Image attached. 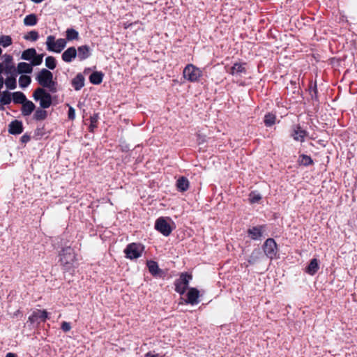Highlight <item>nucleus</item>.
<instances>
[{
  "label": "nucleus",
  "instance_id": "obj_6",
  "mask_svg": "<svg viewBox=\"0 0 357 357\" xmlns=\"http://www.w3.org/2000/svg\"><path fill=\"white\" fill-rule=\"evenodd\" d=\"M169 218L160 217L155 223V229L165 236H168L172 231V228L168 222Z\"/></svg>",
  "mask_w": 357,
  "mask_h": 357
},
{
  "label": "nucleus",
  "instance_id": "obj_29",
  "mask_svg": "<svg viewBox=\"0 0 357 357\" xmlns=\"http://www.w3.org/2000/svg\"><path fill=\"white\" fill-rule=\"evenodd\" d=\"M47 116V112L43 108H38L36 110L33 118L36 121L45 120Z\"/></svg>",
  "mask_w": 357,
  "mask_h": 357
},
{
  "label": "nucleus",
  "instance_id": "obj_3",
  "mask_svg": "<svg viewBox=\"0 0 357 357\" xmlns=\"http://www.w3.org/2000/svg\"><path fill=\"white\" fill-rule=\"evenodd\" d=\"M33 98L36 101L40 102V106L43 109L49 108L52 105V96L43 88H37L33 93Z\"/></svg>",
  "mask_w": 357,
  "mask_h": 357
},
{
  "label": "nucleus",
  "instance_id": "obj_42",
  "mask_svg": "<svg viewBox=\"0 0 357 357\" xmlns=\"http://www.w3.org/2000/svg\"><path fill=\"white\" fill-rule=\"evenodd\" d=\"M61 328L64 332H68L71 329V326L70 323L63 321L61 324Z\"/></svg>",
  "mask_w": 357,
  "mask_h": 357
},
{
  "label": "nucleus",
  "instance_id": "obj_23",
  "mask_svg": "<svg viewBox=\"0 0 357 357\" xmlns=\"http://www.w3.org/2000/svg\"><path fill=\"white\" fill-rule=\"evenodd\" d=\"M8 75L9 76L4 80V83L7 89L10 90H13L17 87L16 77L17 75H16V73L8 74Z\"/></svg>",
  "mask_w": 357,
  "mask_h": 357
},
{
  "label": "nucleus",
  "instance_id": "obj_22",
  "mask_svg": "<svg viewBox=\"0 0 357 357\" xmlns=\"http://www.w3.org/2000/svg\"><path fill=\"white\" fill-rule=\"evenodd\" d=\"M72 86L76 91L80 90L84 86V77L81 74H77L72 80Z\"/></svg>",
  "mask_w": 357,
  "mask_h": 357
},
{
  "label": "nucleus",
  "instance_id": "obj_49",
  "mask_svg": "<svg viewBox=\"0 0 357 357\" xmlns=\"http://www.w3.org/2000/svg\"><path fill=\"white\" fill-rule=\"evenodd\" d=\"M6 357H17L15 354L13 353H8L6 356Z\"/></svg>",
  "mask_w": 357,
  "mask_h": 357
},
{
  "label": "nucleus",
  "instance_id": "obj_37",
  "mask_svg": "<svg viewBox=\"0 0 357 357\" xmlns=\"http://www.w3.org/2000/svg\"><path fill=\"white\" fill-rule=\"evenodd\" d=\"M299 158L300 163L304 166H309L314 163L312 159L309 155L302 154Z\"/></svg>",
  "mask_w": 357,
  "mask_h": 357
},
{
  "label": "nucleus",
  "instance_id": "obj_28",
  "mask_svg": "<svg viewBox=\"0 0 357 357\" xmlns=\"http://www.w3.org/2000/svg\"><path fill=\"white\" fill-rule=\"evenodd\" d=\"M188 180L185 177H181L177 180L176 186L180 191H185L188 188Z\"/></svg>",
  "mask_w": 357,
  "mask_h": 357
},
{
  "label": "nucleus",
  "instance_id": "obj_40",
  "mask_svg": "<svg viewBox=\"0 0 357 357\" xmlns=\"http://www.w3.org/2000/svg\"><path fill=\"white\" fill-rule=\"evenodd\" d=\"M38 33L36 31H31L24 36V38L26 40L36 41L38 40Z\"/></svg>",
  "mask_w": 357,
  "mask_h": 357
},
{
  "label": "nucleus",
  "instance_id": "obj_18",
  "mask_svg": "<svg viewBox=\"0 0 357 357\" xmlns=\"http://www.w3.org/2000/svg\"><path fill=\"white\" fill-rule=\"evenodd\" d=\"M198 297H199V291L195 288H191L189 289L187 294V299L185 300V303H190L194 305L198 303Z\"/></svg>",
  "mask_w": 357,
  "mask_h": 357
},
{
  "label": "nucleus",
  "instance_id": "obj_19",
  "mask_svg": "<svg viewBox=\"0 0 357 357\" xmlns=\"http://www.w3.org/2000/svg\"><path fill=\"white\" fill-rule=\"evenodd\" d=\"M22 106V114L24 116H29L35 109L36 106L30 100H26L25 102H24Z\"/></svg>",
  "mask_w": 357,
  "mask_h": 357
},
{
  "label": "nucleus",
  "instance_id": "obj_8",
  "mask_svg": "<svg viewBox=\"0 0 357 357\" xmlns=\"http://www.w3.org/2000/svg\"><path fill=\"white\" fill-rule=\"evenodd\" d=\"M192 276L186 273L181 274L179 278L175 280V290L180 294H183L188 287Z\"/></svg>",
  "mask_w": 357,
  "mask_h": 357
},
{
  "label": "nucleus",
  "instance_id": "obj_17",
  "mask_svg": "<svg viewBox=\"0 0 357 357\" xmlns=\"http://www.w3.org/2000/svg\"><path fill=\"white\" fill-rule=\"evenodd\" d=\"M47 315L48 314L46 310H37L36 311H34L32 313V314L29 317V320L32 323L37 321L38 319L45 321V319L47 318Z\"/></svg>",
  "mask_w": 357,
  "mask_h": 357
},
{
  "label": "nucleus",
  "instance_id": "obj_32",
  "mask_svg": "<svg viewBox=\"0 0 357 357\" xmlns=\"http://www.w3.org/2000/svg\"><path fill=\"white\" fill-rule=\"evenodd\" d=\"M79 33L75 29L70 28L66 30V39L68 41L78 40Z\"/></svg>",
  "mask_w": 357,
  "mask_h": 357
},
{
  "label": "nucleus",
  "instance_id": "obj_27",
  "mask_svg": "<svg viewBox=\"0 0 357 357\" xmlns=\"http://www.w3.org/2000/svg\"><path fill=\"white\" fill-rule=\"evenodd\" d=\"M36 54V51L34 48H29L22 52L21 58L23 60L31 61Z\"/></svg>",
  "mask_w": 357,
  "mask_h": 357
},
{
  "label": "nucleus",
  "instance_id": "obj_35",
  "mask_svg": "<svg viewBox=\"0 0 357 357\" xmlns=\"http://www.w3.org/2000/svg\"><path fill=\"white\" fill-rule=\"evenodd\" d=\"M276 116L272 113H268L264 116V123L266 126L271 127L275 122Z\"/></svg>",
  "mask_w": 357,
  "mask_h": 357
},
{
  "label": "nucleus",
  "instance_id": "obj_34",
  "mask_svg": "<svg viewBox=\"0 0 357 357\" xmlns=\"http://www.w3.org/2000/svg\"><path fill=\"white\" fill-rule=\"evenodd\" d=\"M13 40L10 36L1 35L0 36V45L3 47H7L12 45Z\"/></svg>",
  "mask_w": 357,
  "mask_h": 357
},
{
  "label": "nucleus",
  "instance_id": "obj_13",
  "mask_svg": "<svg viewBox=\"0 0 357 357\" xmlns=\"http://www.w3.org/2000/svg\"><path fill=\"white\" fill-rule=\"evenodd\" d=\"M265 231L264 225L255 226L249 228L247 231L248 236L254 241L261 240L263 233Z\"/></svg>",
  "mask_w": 357,
  "mask_h": 357
},
{
  "label": "nucleus",
  "instance_id": "obj_36",
  "mask_svg": "<svg viewBox=\"0 0 357 357\" xmlns=\"http://www.w3.org/2000/svg\"><path fill=\"white\" fill-rule=\"evenodd\" d=\"M261 255V252L259 249H255L251 253L248 261L250 264H255Z\"/></svg>",
  "mask_w": 357,
  "mask_h": 357
},
{
  "label": "nucleus",
  "instance_id": "obj_1",
  "mask_svg": "<svg viewBox=\"0 0 357 357\" xmlns=\"http://www.w3.org/2000/svg\"><path fill=\"white\" fill-rule=\"evenodd\" d=\"M36 79L42 86L47 89L51 93L57 91V83L53 79V74L46 68H43L36 75Z\"/></svg>",
  "mask_w": 357,
  "mask_h": 357
},
{
  "label": "nucleus",
  "instance_id": "obj_47",
  "mask_svg": "<svg viewBox=\"0 0 357 357\" xmlns=\"http://www.w3.org/2000/svg\"><path fill=\"white\" fill-rule=\"evenodd\" d=\"M4 84V79L2 76H0V89H1Z\"/></svg>",
  "mask_w": 357,
  "mask_h": 357
},
{
  "label": "nucleus",
  "instance_id": "obj_20",
  "mask_svg": "<svg viewBox=\"0 0 357 357\" xmlns=\"http://www.w3.org/2000/svg\"><path fill=\"white\" fill-rule=\"evenodd\" d=\"M33 71V67L31 63L25 62H20L17 64L16 68V75L22 73H31Z\"/></svg>",
  "mask_w": 357,
  "mask_h": 357
},
{
  "label": "nucleus",
  "instance_id": "obj_12",
  "mask_svg": "<svg viewBox=\"0 0 357 357\" xmlns=\"http://www.w3.org/2000/svg\"><path fill=\"white\" fill-rule=\"evenodd\" d=\"M3 61L2 63L3 64L4 73L6 75L8 74H15L16 73V67L13 63V58L10 54H4L3 56Z\"/></svg>",
  "mask_w": 357,
  "mask_h": 357
},
{
  "label": "nucleus",
  "instance_id": "obj_48",
  "mask_svg": "<svg viewBox=\"0 0 357 357\" xmlns=\"http://www.w3.org/2000/svg\"><path fill=\"white\" fill-rule=\"evenodd\" d=\"M3 72H4L3 64L2 63H0V75Z\"/></svg>",
  "mask_w": 357,
  "mask_h": 357
},
{
  "label": "nucleus",
  "instance_id": "obj_43",
  "mask_svg": "<svg viewBox=\"0 0 357 357\" xmlns=\"http://www.w3.org/2000/svg\"><path fill=\"white\" fill-rule=\"evenodd\" d=\"M68 119L73 120L75 118V110L73 107H70L68 110Z\"/></svg>",
  "mask_w": 357,
  "mask_h": 357
},
{
  "label": "nucleus",
  "instance_id": "obj_38",
  "mask_svg": "<svg viewBox=\"0 0 357 357\" xmlns=\"http://www.w3.org/2000/svg\"><path fill=\"white\" fill-rule=\"evenodd\" d=\"M45 66L50 70H54L56 66V61L54 57L49 56L45 59Z\"/></svg>",
  "mask_w": 357,
  "mask_h": 357
},
{
  "label": "nucleus",
  "instance_id": "obj_39",
  "mask_svg": "<svg viewBox=\"0 0 357 357\" xmlns=\"http://www.w3.org/2000/svg\"><path fill=\"white\" fill-rule=\"evenodd\" d=\"M43 54H37L36 53L31 61V65H32V66L40 65L43 62Z\"/></svg>",
  "mask_w": 357,
  "mask_h": 357
},
{
  "label": "nucleus",
  "instance_id": "obj_41",
  "mask_svg": "<svg viewBox=\"0 0 357 357\" xmlns=\"http://www.w3.org/2000/svg\"><path fill=\"white\" fill-rule=\"evenodd\" d=\"M261 199V195H256L253 192H252L250 195V203H257L258 202L260 199Z\"/></svg>",
  "mask_w": 357,
  "mask_h": 357
},
{
  "label": "nucleus",
  "instance_id": "obj_10",
  "mask_svg": "<svg viewBox=\"0 0 357 357\" xmlns=\"http://www.w3.org/2000/svg\"><path fill=\"white\" fill-rule=\"evenodd\" d=\"M245 66V63H235L231 67L226 68V71L234 77H241L247 73Z\"/></svg>",
  "mask_w": 357,
  "mask_h": 357
},
{
  "label": "nucleus",
  "instance_id": "obj_26",
  "mask_svg": "<svg viewBox=\"0 0 357 357\" xmlns=\"http://www.w3.org/2000/svg\"><path fill=\"white\" fill-rule=\"evenodd\" d=\"M12 100V93L7 91H3L0 95V103L3 105L10 104Z\"/></svg>",
  "mask_w": 357,
  "mask_h": 357
},
{
  "label": "nucleus",
  "instance_id": "obj_25",
  "mask_svg": "<svg viewBox=\"0 0 357 357\" xmlns=\"http://www.w3.org/2000/svg\"><path fill=\"white\" fill-rule=\"evenodd\" d=\"M12 99L16 104H22L26 101V96L21 91H17L12 93Z\"/></svg>",
  "mask_w": 357,
  "mask_h": 357
},
{
  "label": "nucleus",
  "instance_id": "obj_50",
  "mask_svg": "<svg viewBox=\"0 0 357 357\" xmlns=\"http://www.w3.org/2000/svg\"><path fill=\"white\" fill-rule=\"evenodd\" d=\"M31 1L36 3H41L42 1H43L44 0H31Z\"/></svg>",
  "mask_w": 357,
  "mask_h": 357
},
{
  "label": "nucleus",
  "instance_id": "obj_31",
  "mask_svg": "<svg viewBox=\"0 0 357 357\" xmlns=\"http://www.w3.org/2000/svg\"><path fill=\"white\" fill-rule=\"evenodd\" d=\"M38 19L35 14L26 15L24 19V24L26 26H34L37 24Z\"/></svg>",
  "mask_w": 357,
  "mask_h": 357
},
{
  "label": "nucleus",
  "instance_id": "obj_24",
  "mask_svg": "<svg viewBox=\"0 0 357 357\" xmlns=\"http://www.w3.org/2000/svg\"><path fill=\"white\" fill-rule=\"evenodd\" d=\"M103 76L102 72L95 71L91 74L89 80L93 84H100L102 82Z\"/></svg>",
  "mask_w": 357,
  "mask_h": 357
},
{
  "label": "nucleus",
  "instance_id": "obj_15",
  "mask_svg": "<svg viewBox=\"0 0 357 357\" xmlns=\"http://www.w3.org/2000/svg\"><path fill=\"white\" fill-rule=\"evenodd\" d=\"M61 57L64 62L70 63L77 57V50L75 47H70L63 52Z\"/></svg>",
  "mask_w": 357,
  "mask_h": 357
},
{
  "label": "nucleus",
  "instance_id": "obj_4",
  "mask_svg": "<svg viewBox=\"0 0 357 357\" xmlns=\"http://www.w3.org/2000/svg\"><path fill=\"white\" fill-rule=\"evenodd\" d=\"M47 50L50 52L60 53L66 47V40L59 38L56 40L52 35L48 36L46 40Z\"/></svg>",
  "mask_w": 357,
  "mask_h": 357
},
{
  "label": "nucleus",
  "instance_id": "obj_44",
  "mask_svg": "<svg viewBox=\"0 0 357 357\" xmlns=\"http://www.w3.org/2000/svg\"><path fill=\"white\" fill-rule=\"evenodd\" d=\"M144 357H165V355L149 351L145 354Z\"/></svg>",
  "mask_w": 357,
  "mask_h": 357
},
{
  "label": "nucleus",
  "instance_id": "obj_9",
  "mask_svg": "<svg viewBox=\"0 0 357 357\" xmlns=\"http://www.w3.org/2000/svg\"><path fill=\"white\" fill-rule=\"evenodd\" d=\"M183 77L190 81H197L201 76V70L192 64H188L183 70Z\"/></svg>",
  "mask_w": 357,
  "mask_h": 357
},
{
  "label": "nucleus",
  "instance_id": "obj_45",
  "mask_svg": "<svg viewBox=\"0 0 357 357\" xmlns=\"http://www.w3.org/2000/svg\"><path fill=\"white\" fill-rule=\"evenodd\" d=\"M97 122V118L96 116H91V125L90 128L92 130L93 128L96 127V123Z\"/></svg>",
  "mask_w": 357,
  "mask_h": 357
},
{
  "label": "nucleus",
  "instance_id": "obj_5",
  "mask_svg": "<svg viewBox=\"0 0 357 357\" xmlns=\"http://www.w3.org/2000/svg\"><path fill=\"white\" fill-rule=\"evenodd\" d=\"M144 247L141 243H132L128 244L124 252L126 257L130 259H136L142 256Z\"/></svg>",
  "mask_w": 357,
  "mask_h": 357
},
{
  "label": "nucleus",
  "instance_id": "obj_21",
  "mask_svg": "<svg viewBox=\"0 0 357 357\" xmlns=\"http://www.w3.org/2000/svg\"><path fill=\"white\" fill-rule=\"evenodd\" d=\"M319 261L316 258L310 260L309 265L305 268V273L310 275H314L319 270Z\"/></svg>",
  "mask_w": 357,
  "mask_h": 357
},
{
  "label": "nucleus",
  "instance_id": "obj_30",
  "mask_svg": "<svg viewBox=\"0 0 357 357\" xmlns=\"http://www.w3.org/2000/svg\"><path fill=\"white\" fill-rule=\"evenodd\" d=\"M147 267L149 268V272L153 275H156L158 274L160 268L158 267L157 262H155L154 261H147Z\"/></svg>",
  "mask_w": 357,
  "mask_h": 357
},
{
  "label": "nucleus",
  "instance_id": "obj_14",
  "mask_svg": "<svg viewBox=\"0 0 357 357\" xmlns=\"http://www.w3.org/2000/svg\"><path fill=\"white\" fill-rule=\"evenodd\" d=\"M8 132L11 135H20L23 132L22 122L18 120L11 121L8 125Z\"/></svg>",
  "mask_w": 357,
  "mask_h": 357
},
{
  "label": "nucleus",
  "instance_id": "obj_2",
  "mask_svg": "<svg viewBox=\"0 0 357 357\" xmlns=\"http://www.w3.org/2000/svg\"><path fill=\"white\" fill-rule=\"evenodd\" d=\"M59 257L61 265L66 271L70 270L76 260L75 251L70 246L62 248Z\"/></svg>",
  "mask_w": 357,
  "mask_h": 357
},
{
  "label": "nucleus",
  "instance_id": "obj_16",
  "mask_svg": "<svg viewBox=\"0 0 357 357\" xmlns=\"http://www.w3.org/2000/svg\"><path fill=\"white\" fill-rule=\"evenodd\" d=\"M91 56V50L90 47L86 45H82L77 48V56L78 57L79 61H84L88 59Z\"/></svg>",
  "mask_w": 357,
  "mask_h": 357
},
{
  "label": "nucleus",
  "instance_id": "obj_7",
  "mask_svg": "<svg viewBox=\"0 0 357 357\" xmlns=\"http://www.w3.org/2000/svg\"><path fill=\"white\" fill-rule=\"evenodd\" d=\"M263 250L268 258L273 259L277 257L278 255V245L273 238H268L265 241L263 245Z\"/></svg>",
  "mask_w": 357,
  "mask_h": 357
},
{
  "label": "nucleus",
  "instance_id": "obj_11",
  "mask_svg": "<svg viewBox=\"0 0 357 357\" xmlns=\"http://www.w3.org/2000/svg\"><path fill=\"white\" fill-rule=\"evenodd\" d=\"M308 132L303 129L300 125H295L291 128V137L296 142H303Z\"/></svg>",
  "mask_w": 357,
  "mask_h": 357
},
{
  "label": "nucleus",
  "instance_id": "obj_46",
  "mask_svg": "<svg viewBox=\"0 0 357 357\" xmlns=\"http://www.w3.org/2000/svg\"><path fill=\"white\" fill-rule=\"evenodd\" d=\"M30 140V137L27 135H24L21 137V142L23 143H27Z\"/></svg>",
  "mask_w": 357,
  "mask_h": 357
},
{
  "label": "nucleus",
  "instance_id": "obj_33",
  "mask_svg": "<svg viewBox=\"0 0 357 357\" xmlns=\"http://www.w3.org/2000/svg\"><path fill=\"white\" fill-rule=\"evenodd\" d=\"M31 82V79L29 76L22 75L19 78V84L21 88L27 87Z\"/></svg>",
  "mask_w": 357,
  "mask_h": 357
}]
</instances>
